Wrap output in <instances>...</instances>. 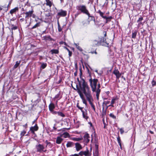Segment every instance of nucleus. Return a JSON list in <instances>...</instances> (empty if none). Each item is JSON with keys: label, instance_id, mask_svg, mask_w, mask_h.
Here are the masks:
<instances>
[{"label": "nucleus", "instance_id": "obj_1", "mask_svg": "<svg viewBox=\"0 0 156 156\" xmlns=\"http://www.w3.org/2000/svg\"><path fill=\"white\" fill-rule=\"evenodd\" d=\"M90 86L93 92L96 93V96L97 99H98L99 95L101 92L100 89L101 86L97 79H92L91 78L89 80Z\"/></svg>", "mask_w": 156, "mask_h": 156}, {"label": "nucleus", "instance_id": "obj_2", "mask_svg": "<svg viewBox=\"0 0 156 156\" xmlns=\"http://www.w3.org/2000/svg\"><path fill=\"white\" fill-rule=\"evenodd\" d=\"M83 86L82 87V91L85 96L87 99L88 101L89 104L91 105V107L95 111V106L92 102L93 100L91 94V91L90 88L87 84L86 85H83Z\"/></svg>", "mask_w": 156, "mask_h": 156}, {"label": "nucleus", "instance_id": "obj_3", "mask_svg": "<svg viewBox=\"0 0 156 156\" xmlns=\"http://www.w3.org/2000/svg\"><path fill=\"white\" fill-rule=\"evenodd\" d=\"M83 86L82 87V91L85 96L87 99L88 101L89 104L91 105V107L95 111V106L92 102L93 100L91 94V91L90 88L87 84L86 85H83Z\"/></svg>", "mask_w": 156, "mask_h": 156}, {"label": "nucleus", "instance_id": "obj_4", "mask_svg": "<svg viewBox=\"0 0 156 156\" xmlns=\"http://www.w3.org/2000/svg\"><path fill=\"white\" fill-rule=\"evenodd\" d=\"M80 79L79 78H77V80L78 82L79 87H80V89L82 91V87L84 86L83 85H86L87 84L88 86H88L87 83L85 82L84 80L82 78L81 76L82 74L81 67H80Z\"/></svg>", "mask_w": 156, "mask_h": 156}, {"label": "nucleus", "instance_id": "obj_5", "mask_svg": "<svg viewBox=\"0 0 156 156\" xmlns=\"http://www.w3.org/2000/svg\"><path fill=\"white\" fill-rule=\"evenodd\" d=\"M76 9L81 12V13L87 15H89V13L87 9L86 6L83 5H80L76 6Z\"/></svg>", "mask_w": 156, "mask_h": 156}, {"label": "nucleus", "instance_id": "obj_6", "mask_svg": "<svg viewBox=\"0 0 156 156\" xmlns=\"http://www.w3.org/2000/svg\"><path fill=\"white\" fill-rule=\"evenodd\" d=\"M35 148L37 152L40 153L43 152H46L47 151L46 149L44 150V146L43 144H38L35 145Z\"/></svg>", "mask_w": 156, "mask_h": 156}, {"label": "nucleus", "instance_id": "obj_7", "mask_svg": "<svg viewBox=\"0 0 156 156\" xmlns=\"http://www.w3.org/2000/svg\"><path fill=\"white\" fill-rule=\"evenodd\" d=\"M34 11L33 9L31 10L26 12L25 14V20L27 21L29 19L30 17H32L33 18H35L36 16L33 14Z\"/></svg>", "mask_w": 156, "mask_h": 156}, {"label": "nucleus", "instance_id": "obj_8", "mask_svg": "<svg viewBox=\"0 0 156 156\" xmlns=\"http://www.w3.org/2000/svg\"><path fill=\"white\" fill-rule=\"evenodd\" d=\"M39 129V127L37 126V123H35L34 126H31L30 128V132L32 134H35V131H37Z\"/></svg>", "mask_w": 156, "mask_h": 156}, {"label": "nucleus", "instance_id": "obj_9", "mask_svg": "<svg viewBox=\"0 0 156 156\" xmlns=\"http://www.w3.org/2000/svg\"><path fill=\"white\" fill-rule=\"evenodd\" d=\"M66 14V11L62 10H61L57 13V16H65Z\"/></svg>", "mask_w": 156, "mask_h": 156}, {"label": "nucleus", "instance_id": "obj_10", "mask_svg": "<svg viewBox=\"0 0 156 156\" xmlns=\"http://www.w3.org/2000/svg\"><path fill=\"white\" fill-rule=\"evenodd\" d=\"M43 40L46 42L54 41V40L50 36H45L43 37Z\"/></svg>", "mask_w": 156, "mask_h": 156}, {"label": "nucleus", "instance_id": "obj_11", "mask_svg": "<svg viewBox=\"0 0 156 156\" xmlns=\"http://www.w3.org/2000/svg\"><path fill=\"white\" fill-rule=\"evenodd\" d=\"M118 99V98L117 97H113L112 100L111 101V104L110 105H109L106 108V109L108 108V107L111 106L112 107H114V105H113V104L115 103V101Z\"/></svg>", "mask_w": 156, "mask_h": 156}, {"label": "nucleus", "instance_id": "obj_12", "mask_svg": "<svg viewBox=\"0 0 156 156\" xmlns=\"http://www.w3.org/2000/svg\"><path fill=\"white\" fill-rule=\"evenodd\" d=\"M82 113V115L83 118L87 120L88 118V116L87 115V111L85 110V111L83 110V109L81 110Z\"/></svg>", "mask_w": 156, "mask_h": 156}, {"label": "nucleus", "instance_id": "obj_13", "mask_svg": "<svg viewBox=\"0 0 156 156\" xmlns=\"http://www.w3.org/2000/svg\"><path fill=\"white\" fill-rule=\"evenodd\" d=\"M92 43L94 46H98L100 45V41L98 39L97 40H95L92 41Z\"/></svg>", "mask_w": 156, "mask_h": 156}, {"label": "nucleus", "instance_id": "obj_14", "mask_svg": "<svg viewBox=\"0 0 156 156\" xmlns=\"http://www.w3.org/2000/svg\"><path fill=\"white\" fill-rule=\"evenodd\" d=\"M113 73L115 75L117 78L119 79L120 77L121 74L120 73L118 69H115L113 72Z\"/></svg>", "mask_w": 156, "mask_h": 156}, {"label": "nucleus", "instance_id": "obj_15", "mask_svg": "<svg viewBox=\"0 0 156 156\" xmlns=\"http://www.w3.org/2000/svg\"><path fill=\"white\" fill-rule=\"evenodd\" d=\"M89 135L88 133L85 134L84 136V141L86 143H88L90 141Z\"/></svg>", "mask_w": 156, "mask_h": 156}, {"label": "nucleus", "instance_id": "obj_16", "mask_svg": "<svg viewBox=\"0 0 156 156\" xmlns=\"http://www.w3.org/2000/svg\"><path fill=\"white\" fill-rule=\"evenodd\" d=\"M77 86V85H76L77 88V89L78 90V93L79 94L80 96V97H81V98L82 99H83L84 98V96H83V94L81 92V91H82L83 93V92L81 90L80 87V89H79V88Z\"/></svg>", "mask_w": 156, "mask_h": 156}, {"label": "nucleus", "instance_id": "obj_17", "mask_svg": "<svg viewBox=\"0 0 156 156\" xmlns=\"http://www.w3.org/2000/svg\"><path fill=\"white\" fill-rule=\"evenodd\" d=\"M75 147L77 151H79L82 149L81 145L79 143H75Z\"/></svg>", "mask_w": 156, "mask_h": 156}, {"label": "nucleus", "instance_id": "obj_18", "mask_svg": "<svg viewBox=\"0 0 156 156\" xmlns=\"http://www.w3.org/2000/svg\"><path fill=\"white\" fill-rule=\"evenodd\" d=\"M103 18L105 19L106 23H108V22L110 21L112 19V17L111 16L107 17L106 16H105L104 17H103Z\"/></svg>", "mask_w": 156, "mask_h": 156}, {"label": "nucleus", "instance_id": "obj_19", "mask_svg": "<svg viewBox=\"0 0 156 156\" xmlns=\"http://www.w3.org/2000/svg\"><path fill=\"white\" fill-rule=\"evenodd\" d=\"M45 143L46 144V145L45 146V147L46 148H47L48 147L50 148H51L53 146L52 144H51L50 142H48L47 140L45 141Z\"/></svg>", "mask_w": 156, "mask_h": 156}, {"label": "nucleus", "instance_id": "obj_20", "mask_svg": "<svg viewBox=\"0 0 156 156\" xmlns=\"http://www.w3.org/2000/svg\"><path fill=\"white\" fill-rule=\"evenodd\" d=\"M46 3V4L50 8L51 7L52 3L50 0H45Z\"/></svg>", "mask_w": 156, "mask_h": 156}, {"label": "nucleus", "instance_id": "obj_21", "mask_svg": "<svg viewBox=\"0 0 156 156\" xmlns=\"http://www.w3.org/2000/svg\"><path fill=\"white\" fill-rule=\"evenodd\" d=\"M62 140V139L60 137H58L56 140V143L57 144H60Z\"/></svg>", "mask_w": 156, "mask_h": 156}, {"label": "nucleus", "instance_id": "obj_22", "mask_svg": "<svg viewBox=\"0 0 156 156\" xmlns=\"http://www.w3.org/2000/svg\"><path fill=\"white\" fill-rule=\"evenodd\" d=\"M55 108L54 105L53 103H51L49 105V108L50 111L51 112Z\"/></svg>", "mask_w": 156, "mask_h": 156}, {"label": "nucleus", "instance_id": "obj_23", "mask_svg": "<svg viewBox=\"0 0 156 156\" xmlns=\"http://www.w3.org/2000/svg\"><path fill=\"white\" fill-rule=\"evenodd\" d=\"M98 39L99 41H100V45L101 44V43L105 42L106 43H107L106 42V39L104 37H101V38H99Z\"/></svg>", "mask_w": 156, "mask_h": 156}, {"label": "nucleus", "instance_id": "obj_24", "mask_svg": "<svg viewBox=\"0 0 156 156\" xmlns=\"http://www.w3.org/2000/svg\"><path fill=\"white\" fill-rule=\"evenodd\" d=\"M18 7H16L13 9H11L10 11V13L11 14H12L13 13L15 12L16 11H18Z\"/></svg>", "mask_w": 156, "mask_h": 156}, {"label": "nucleus", "instance_id": "obj_25", "mask_svg": "<svg viewBox=\"0 0 156 156\" xmlns=\"http://www.w3.org/2000/svg\"><path fill=\"white\" fill-rule=\"evenodd\" d=\"M20 63H21L20 61H16V64L14 65V66H13L14 69H15L16 68L18 67V66L20 64Z\"/></svg>", "mask_w": 156, "mask_h": 156}, {"label": "nucleus", "instance_id": "obj_26", "mask_svg": "<svg viewBox=\"0 0 156 156\" xmlns=\"http://www.w3.org/2000/svg\"><path fill=\"white\" fill-rule=\"evenodd\" d=\"M143 20V17H140L139 18L138 20H137V22L138 23V25L142 24V22Z\"/></svg>", "mask_w": 156, "mask_h": 156}, {"label": "nucleus", "instance_id": "obj_27", "mask_svg": "<svg viewBox=\"0 0 156 156\" xmlns=\"http://www.w3.org/2000/svg\"><path fill=\"white\" fill-rule=\"evenodd\" d=\"M52 54H58V51L57 49H52L50 51Z\"/></svg>", "mask_w": 156, "mask_h": 156}, {"label": "nucleus", "instance_id": "obj_28", "mask_svg": "<svg viewBox=\"0 0 156 156\" xmlns=\"http://www.w3.org/2000/svg\"><path fill=\"white\" fill-rule=\"evenodd\" d=\"M137 34V32L136 31H133L132 34V37L133 38H135L136 37Z\"/></svg>", "mask_w": 156, "mask_h": 156}, {"label": "nucleus", "instance_id": "obj_29", "mask_svg": "<svg viewBox=\"0 0 156 156\" xmlns=\"http://www.w3.org/2000/svg\"><path fill=\"white\" fill-rule=\"evenodd\" d=\"M83 154L85 156H90V154L89 153L88 150H87V151H83Z\"/></svg>", "mask_w": 156, "mask_h": 156}, {"label": "nucleus", "instance_id": "obj_30", "mask_svg": "<svg viewBox=\"0 0 156 156\" xmlns=\"http://www.w3.org/2000/svg\"><path fill=\"white\" fill-rule=\"evenodd\" d=\"M74 44L76 45V48H77V49L78 50H79V51H82L83 50H82V48H81V47L79 46V45H78L79 44H76V43H75Z\"/></svg>", "mask_w": 156, "mask_h": 156}, {"label": "nucleus", "instance_id": "obj_31", "mask_svg": "<svg viewBox=\"0 0 156 156\" xmlns=\"http://www.w3.org/2000/svg\"><path fill=\"white\" fill-rule=\"evenodd\" d=\"M57 115L58 116H59L61 117H65V115L61 112H58Z\"/></svg>", "mask_w": 156, "mask_h": 156}, {"label": "nucleus", "instance_id": "obj_32", "mask_svg": "<svg viewBox=\"0 0 156 156\" xmlns=\"http://www.w3.org/2000/svg\"><path fill=\"white\" fill-rule=\"evenodd\" d=\"M47 64L46 63H43L41 66V68L42 69H44L47 66Z\"/></svg>", "mask_w": 156, "mask_h": 156}, {"label": "nucleus", "instance_id": "obj_33", "mask_svg": "<svg viewBox=\"0 0 156 156\" xmlns=\"http://www.w3.org/2000/svg\"><path fill=\"white\" fill-rule=\"evenodd\" d=\"M26 133V131L25 130H23L22 131L20 134L21 137L24 136Z\"/></svg>", "mask_w": 156, "mask_h": 156}, {"label": "nucleus", "instance_id": "obj_34", "mask_svg": "<svg viewBox=\"0 0 156 156\" xmlns=\"http://www.w3.org/2000/svg\"><path fill=\"white\" fill-rule=\"evenodd\" d=\"M61 98V96H60V94L59 93L57 95H55V99H58V100L60 98Z\"/></svg>", "mask_w": 156, "mask_h": 156}, {"label": "nucleus", "instance_id": "obj_35", "mask_svg": "<svg viewBox=\"0 0 156 156\" xmlns=\"http://www.w3.org/2000/svg\"><path fill=\"white\" fill-rule=\"evenodd\" d=\"M97 13L99 14L100 16L102 17L103 18V17H104L105 16H103L104 13L102 12L100 10H99L98 12H97Z\"/></svg>", "mask_w": 156, "mask_h": 156}, {"label": "nucleus", "instance_id": "obj_36", "mask_svg": "<svg viewBox=\"0 0 156 156\" xmlns=\"http://www.w3.org/2000/svg\"><path fill=\"white\" fill-rule=\"evenodd\" d=\"M62 136L65 138L68 137V133L67 132H65L63 134Z\"/></svg>", "mask_w": 156, "mask_h": 156}, {"label": "nucleus", "instance_id": "obj_37", "mask_svg": "<svg viewBox=\"0 0 156 156\" xmlns=\"http://www.w3.org/2000/svg\"><path fill=\"white\" fill-rule=\"evenodd\" d=\"M109 116L110 117H111L112 119H116V117L112 113H110L109 114Z\"/></svg>", "mask_w": 156, "mask_h": 156}, {"label": "nucleus", "instance_id": "obj_38", "mask_svg": "<svg viewBox=\"0 0 156 156\" xmlns=\"http://www.w3.org/2000/svg\"><path fill=\"white\" fill-rule=\"evenodd\" d=\"M151 84L152 86L153 87L155 86L156 85V81L155 80H154V79H153L152 81Z\"/></svg>", "mask_w": 156, "mask_h": 156}, {"label": "nucleus", "instance_id": "obj_39", "mask_svg": "<svg viewBox=\"0 0 156 156\" xmlns=\"http://www.w3.org/2000/svg\"><path fill=\"white\" fill-rule=\"evenodd\" d=\"M87 16H88L89 18H91V20H95L94 17L93 16H91L90 15V13H89V15H87Z\"/></svg>", "mask_w": 156, "mask_h": 156}, {"label": "nucleus", "instance_id": "obj_40", "mask_svg": "<svg viewBox=\"0 0 156 156\" xmlns=\"http://www.w3.org/2000/svg\"><path fill=\"white\" fill-rule=\"evenodd\" d=\"M110 101H104L103 103V105H107L108 104L110 103Z\"/></svg>", "mask_w": 156, "mask_h": 156}, {"label": "nucleus", "instance_id": "obj_41", "mask_svg": "<svg viewBox=\"0 0 156 156\" xmlns=\"http://www.w3.org/2000/svg\"><path fill=\"white\" fill-rule=\"evenodd\" d=\"M40 25V24H39V23H36L35 25L33 27H32V28H36L37 27H38V26H39Z\"/></svg>", "mask_w": 156, "mask_h": 156}, {"label": "nucleus", "instance_id": "obj_42", "mask_svg": "<svg viewBox=\"0 0 156 156\" xmlns=\"http://www.w3.org/2000/svg\"><path fill=\"white\" fill-rule=\"evenodd\" d=\"M104 106H103V112H102V115H105L106 114V111H104Z\"/></svg>", "mask_w": 156, "mask_h": 156}, {"label": "nucleus", "instance_id": "obj_43", "mask_svg": "<svg viewBox=\"0 0 156 156\" xmlns=\"http://www.w3.org/2000/svg\"><path fill=\"white\" fill-rule=\"evenodd\" d=\"M76 106L80 110H81L83 109V107H80L79 106V103H78L77 104Z\"/></svg>", "mask_w": 156, "mask_h": 156}, {"label": "nucleus", "instance_id": "obj_44", "mask_svg": "<svg viewBox=\"0 0 156 156\" xmlns=\"http://www.w3.org/2000/svg\"><path fill=\"white\" fill-rule=\"evenodd\" d=\"M73 140L76 141H79L81 140V138H74Z\"/></svg>", "mask_w": 156, "mask_h": 156}, {"label": "nucleus", "instance_id": "obj_45", "mask_svg": "<svg viewBox=\"0 0 156 156\" xmlns=\"http://www.w3.org/2000/svg\"><path fill=\"white\" fill-rule=\"evenodd\" d=\"M117 140L118 143H121V140L120 137L118 136L117 137Z\"/></svg>", "mask_w": 156, "mask_h": 156}, {"label": "nucleus", "instance_id": "obj_46", "mask_svg": "<svg viewBox=\"0 0 156 156\" xmlns=\"http://www.w3.org/2000/svg\"><path fill=\"white\" fill-rule=\"evenodd\" d=\"M120 133L121 134H122L124 132V131L123 130V128H120Z\"/></svg>", "mask_w": 156, "mask_h": 156}, {"label": "nucleus", "instance_id": "obj_47", "mask_svg": "<svg viewBox=\"0 0 156 156\" xmlns=\"http://www.w3.org/2000/svg\"><path fill=\"white\" fill-rule=\"evenodd\" d=\"M51 112H52V113L54 114L57 115L58 112L55 111L53 110V111H52Z\"/></svg>", "mask_w": 156, "mask_h": 156}, {"label": "nucleus", "instance_id": "obj_48", "mask_svg": "<svg viewBox=\"0 0 156 156\" xmlns=\"http://www.w3.org/2000/svg\"><path fill=\"white\" fill-rule=\"evenodd\" d=\"M73 144V143L72 142H69V147L72 146Z\"/></svg>", "mask_w": 156, "mask_h": 156}, {"label": "nucleus", "instance_id": "obj_49", "mask_svg": "<svg viewBox=\"0 0 156 156\" xmlns=\"http://www.w3.org/2000/svg\"><path fill=\"white\" fill-rule=\"evenodd\" d=\"M83 151H81L79 153V154L81 156H82L83 155H84L83 154Z\"/></svg>", "mask_w": 156, "mask_h": 156}, {"label": "nucleus", "instance_id": "obj_50", "mask_svg": "<svg viewBox=\"0 0 156 156\" xmlns=\"http://www.w3.org/2000/svg\"><path fill=\"white\" fill-rule=\"evenodd\" d=\"M23 126L25 128H27V124L26 123L25 125H23Z\"/></svg>", "mask_w": 156, "mask_h": 156}, {"label": "nucleus", "instance_id": "obj_51", "mask_svg": "<svg viewBox=\"0 0 156 156\" xmlns=\"http://www.w3.org/2000/svg\"><path fill=\"white\" fill-rule=\"evenodd\" d=\"M62 81V79H60L57 82V84H59L61 83Z\"/></svg>", "mask_w": 156, "mask_h": 156}, {"label": "nucleus", "instance_id": "obj_52", "mask_svg": "<svg viewBox=\"0 0 156 156\" xmlns=\"http://www.w3.org/2000/svg\"><path fill=\"white\" fill-rule=\"evenodd\" d=\"M17 28V27L16 26H14L13 27L11 28L12 29H16Z\"/></svg>", "mask_w": 156, "mask_h": 156}, {"label": "nucleus", "instance_id": "obj_53", "mask_svg": "<svg viewBox=\"0 0 156 156\" xmlns=\"http://www.w3.org/2000/svg\"><path fill=\"white\" fill-rule=\"evenodd\" d=\"M91 53L92 54H94V53H95L96 54H97V53L96 51H91Z\"/></svg>", "mask_w": 156, "mask_h": 156}, {"label": "nucleus", "instance_id": "obj_54", "mask_svg": "<svg viewBox=\"0 0 156 156\" xmlns=\"http://www.w3.org/2000/svg\"><path fill=\"white\" fill-rule=\"evenodd\" d=\"M72 52L69 50V56H71L72 55Z\"/></svg>", "mask_w": 156, "mask_h": 156}, {"label": "nucleus", "instance_id": "obj_55", "mask_svg": "<svg viewBox=\"0 0 156 156\" xmlns=\"http://www.w3.org/2000/svg\"><path fill=\"white\" fill-rule=\"evenodd\" d=\"M103 34H104V36L105 37L106 36V31H104L103 32Z\"/></svg>", "mask_w": 156, "mask_h": 156}, {"label": "nucleus", "instance_id": "obj_56", "mask_svg": "<svg viewBox=\"0 0 156 156\" xmlns=\"http://www.w3.org/2000/svg\"><path fill=\"white\" fill-rule=\"evenodd\" d=\"M69 156H79V155L77 154H74L72 155Z\"/></svg>", "mask_w": 156, "mask_h": 156}, {"label": "nucleus", "instance_id": "obj_57", "mask_svg": "<svg viewBox=\"0 0 156 156\" xmlns=\"http://www.w3.org/2000/svg\"><path fill=\"white\" fill-rule=\"evenodd\" d=\"M83 103L85 104L86 105H87V103L86 101L85 100H83Z\"/></svg>", "mask_w": 156, "mask_h": 156}, {"label": "nucleus", "instance_id": "obj_58", "mask_svg": "<svg viewBox=\"0 0 156 156\" xmlns=\"http://www.w3.org/2000/svg\"><path fill=\"white\" fill-rule=\"evenodd\" d=\"M37 119H36L35 120H34L33 122H32V125H33L34 124L35 122L36 121Z\"/></svg>", "mask_w": 156, "mask_h": 156}, {"label": "nucleus", "instance_id": "obj_59", "mask_svg": "<svg viewBox=\"0 0 156 156\" xmlns=\"http://www.w3.org/2000/svg\"><path fill=\"white\" fill-rule=\"evenodd\" d=\"M64 43V42L63 41H61L59 43L60 44H63Z\"/></svg>", "mask_w": 156, "mask_h": 156}, {"label": "nucleus", "instance_id": "obj_60", "mask_svg": "<svg viewBox=\"0 0 156 156\" xmlns=\"http://www.w3.org/2000/svg\"><path fill=\"white\" fill-rule=\"evenodd\" d=\"M66 46H64V48L66 49L67 51H68V48L66 47Z\"/></svg>", "mask_w": 156, "mask_h": 156}, {"label": "nucleus", "instance_id": "obj_61", "mask_svg": "<svg viewBox=\"0 0 156 156\" xmlns=\"http://www.w3.org/2000/svg\"><path fill=\"white\" fill-rule=\"evenodd\" d=\"M103 123H104V128H105V125H106V124H105V122L103 120Z\"/></svg>", "mask_w": 156, "mask_h": 156}, {"label": "nucleus", "instance_id": "obj_62", "mask_svg": "<svg viewBox=\"0 0 156 156\" xmlns=\"http://www.w3.org/2000/svg\"><path fill=\"white\" fill-rule=\"evenodd\" d=\"M119 146H120V147L121 148V149L122 150V145H121V143H119Z\"/></svg>", "mask_w": 156, "mask_h": 156}, {"label": "nucleus", "instance_id": "obj_63", "mask_svg": "<svg viewBox=\"0 0 156 156\" xmlns=\"http://www.w3.org/2000/svg\"><path fill=\"white\" fill-rule=\"evenodd\" d=\"M55 124H54V126L53 127V129H54V130H55L56 129V127H55Z\"/></svg>", "mask_w": 156, "mask_h": 156}, {"label": "nucleus", "instance_id": "obj_64", "mask_svg": "<svg viewBox=\"0 0 156 156\" xmlns=\"http://www.w3.org/2000/svg\"><path fill=\"white\" fill-rule=\"evenodd\" d=\"M63 44L65 45V46H68L67 44L65 42H64Z\"/></svg>", "mask_w": 156, "mask_h": 156}]
</instances>
